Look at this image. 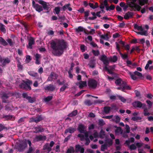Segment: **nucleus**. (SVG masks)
<instances>
[{"instance_id": "obj_1", "label": "nucleus", "mask_w": 153, "mask_h": 153, "mask_svg": "<svg viewBox=\"0 0 153 153\" xmlns=\"http://www.w3.org/2000/svg\"><path fill=\"white\" fill-rule=\"evenodd\" d=\"M50 45L53 50L52 53L57 56H61L67 47V42L63 39H58L56 41L52 40Z\"/></svg>"}, {"instance_id": "obj_2", "label": "nucleus", "mask_w": 153, "mask_h": 153, "mask_svg": "<svg viewBox=\"0 0 153 153\" xmlns=\"http://www.w3.org/2000/svg\"><path fill=\"white\" fill-rule=\"evenodd\" d=\"M38 2L42 5L38 4L36 5L34 8L37 11L40 13L42 11L43 9L48 12L49 11V9L51 7V5L49 3H47L42 0H39Z\"/></svg>"}, {"instance_id": "obj_3", "label": "nucleus", "mask_w": 153, "mask_h": 153, "mask_svg": "<svg viewBox=\"0 0 153 153\" xmlns=\"http://www.w3.org/2000/svg\"><path fill=\"white\" fill-rule=\"evenodd\" d=\"M115 83L116 85L120 86L119 87H117V89L118 90H120L122 91L125 92V90H130L131 89V88L129 85H127L126 82L123 81L120 78L116 79Z\"/></svg>"}, {"instance_id": "obj_4", "label": "nucleus", "mask_w": 153, "mask_h": 153, "mask_svg": "<svg viewBox=\"0 0 153 153\" xmlns=\"http://www.w3.org/2000/svg\"><path fill=\"white\" fill-rule=\"evenodd\" d=\"M23 82L19 85V87L21 88L24 89L26 90H30L31 89L30 85L32 84V82L30 80L27 81L23 80Z\"/></svg>"}, {"instance_id": "obj_5", "label": "nucleus", "mask_w": 153, "mask_h": 153, "mask_svg": "<svg viewBox=\"0 0 153 153\" xmlns=\"http://www.w3.org/2000/svg\"><path fill=\"white\" fill-rule=\"evenodd\" d=\"M27 147V143L25 141H20L17 144L16 149L19 152H23Z\"/></svg>"}, {"instance_id": "obj_6", "label": "nucleus", "mask_w": 153, "mask_h": 153, "mask_svg": "<svg viewBox=\"0 0 153 153\" xmlns=\"http://www.w3.org/2000/svg\"><path fill=\"white\" fill-rule=\"evenodd\" d=\"M97 82L94 79H90L88 81V85L90 88L95 89L97 88Z\"/></svg>"}, {"instance_id": "obj_7", "label": "nucleus", "mask_w": 153, "mask_h": 153, "mask_svg": "<svg viewBox=\"0 0 153 153\" xmlns=\"http://www.w3.org/2000/svg\"><path fill=\"white\" fill-rule=\"evenodd\" d=\"M44 119V117L42 115H38L36 117L31 118L29 121L30 123L35 122L36 123L42 121Z\"/></svg>"}, {"instance_id": "obj_8", "label": "nucleus", "mask_w": 153, "mask_h": 153, "mask_svg": "<svg viewBox=\"0 0 153 153\" xmlns=\"http://www.w3.org/2000/svg\"><path fill=\"white\" fill-rule=\"evenodd\" d=\"M22 96L24 98L27 100H28V102L29 103H33L36 101L34 97H32L30 96H28L27 93H23L22 94Z\"/></svg>"}, {"instance_id": "obj_9", "label": "nucleus", "mask_w": 153, "mask_h": 153, "mask_svg": "<svg viewBox=\"0 0 153 153\" xmlns=\"http://www.w3.org/2000/svg\"><path fill=\"white\" fill-rule=\"evenodd\" d=\"M128 4L129 6L131 8V9L130 10L131 11L134 10L135 11L137 10L138 11H140V10L141 7L139 5L136 4L134 5H132L130 3Z\"/></svg>"}, {"instance_id": "obj_10", "label": "nucleus", "mask_w": 153, "mask_h": 153, "mask_svg": "<svg viewBox=\"0 0 153 153\" xmlns=\"http://www.w3.org/2000/svg\"><path fill=\"white\" fill-rule=\"evenodd\" d=\"M46 136L45 135H36L34 139V141L35 142H39L41 141H45L46 140Z\"/></svg>"}, {"instance_id": "obj_11", "label": "nucleus", "mask_w": 153, "mask_h": 153, "mask_svg": "<svg viewBox=\"0 0 153 153\" xmlns=\"http://www.w3.org/2000/svg\"><path fill=\"white\" fill-rule=\"evenodd\" d=\"M132 105L134 108H142L143 106V105L145 103H142L141 102L137 101L134 102L132 103Z\"/></svg>"}, {"instance_id": "obj_12", "label": "nucleus", "mask_w": 153, "mask_h": 153, "mask_svg": "<svg viewBox=\"0 0 153 153\" xmlns=\"http://www.w3.org/2000/svg\"><path fill=\"white\" fill-rule=\"evenodd\" d=\"M55 85L52 84H49L45 87V89L49 91H53L55 89Z\"/></svg>"}, {"instance_id": "obj_13", "label": "nucleus", "mask_w": 153, "mask_h": 153, "mask_svg": "<svg viewBox=\"0 0 153 153\" xmlns=\"http://www.w3.org/2000/svg\"><path fill=\"white\" fill-rule=\"evenodd\" d=\"M76 85H79L80 89H82L84 87L87 86V82L85 81H80L79 82L76 83Z\"/></svg>"}, {"instance_id": "obj_14", "label": "nucleus", "mask_w": 153, "mask_h": 153, "mask_svg": "<svg viewBox=\"0 0 153 153\" xmlns=\"http://www.w3.org/2000/svg\"><path fill=\"white\" fill-rule=\"evenodd\" d=\"M134 15V13L130 11H128L126 13L124 16V19L128 20L129 18H133Z\"/></svg>"}, {"instance_id": "obj_15", "label": "nucleus", "mask_w": 153, "mask_h": 153, "mask_svg": "<svg viewBox=\"0 0 153 153\" xmlns=\"http://www.w3.org/2000/svg\"><path fill=\"white\" fill-rule=\"evenodd\" d=\"M85 128L86 127L85 125L82 124L79 125L78 127V131L81 133H84L85 131Z\"/></svg>"}, {"instance_id": "obj_16", "label": "nucleus", "mask_w": 153, "mask_h": 153, "mask_svg": "<svg viewBox=\"0 0 153 153\" xmlns=\"http://www.w3.org/2000/svg\"><path fill=\"white\" fill-rule=\"evenodd\" d=\"M9 97L8 95L6 93H4L1 97L2 101L3 102L7 103L9 102V100L7 99H8Z\"/></svg>"}, {"instance_id": "obj_17", "label": "nucleus", "mask_w": 153, "mask_h": 153, "mask_svg": "<svg viewBox=\"0 0 153 153\" xmlns=\"http://www.w3.org/2000/svg\"><path fill=\"white\" fill-rule=\"evenodd\" d=\"M142 108L144 109L143 114L144 116H146L149 115L150 114V113L148 112L149 108H148L146 106V105L144 104L143 105V106Z\"/></svg>"}, {"instance_id": "obj_18", "label": "nucleus", "mask_w": 153, "mask_h": 153, "mask_svg": "<svg viewBox=\"0 0 153 153\" xmlns=\"http://www.w3.org/2000/svg\"><path fill=\"white\" fill-rule=\"evenodd\" d=\"M76 131V129L72 127H70L69 128H67L65 131L64 134H67L68 133H73Z\"/></svg>"}, {"instance_id": "obj_19", "label": "nucleus", "mask_w": 153, "mask_h": 153, "mask_svg": "<svg viewBox=\"0 0 153 153\" xmlns=\"http://www.w3.org/2000/svg\"><path fill=\"white\" fill-rule=\"evenodd\" d=\"M35 131L33 132L35 133H38L39 132H42L44 131L45 129L44 128L41 127H35L34 128Z\"/></svg>"}, {"instance_id": "obj_20", "label": "nucleus", "mask_w": 153, "mask_h": 153, "mask_svg": "<svg viewBox=\"0 0 153 153\" xmlns=\"http://www.w3.org/2000/svg\"><path fill=\"white\" fill-rule=\"evenodd\" d=\"M35 43V40L33 38L30 37L29 40L28 45L30 49L32 48V45Z\"/></svg>"}, {"instance_id": "obj_21", "label": "nucleus", "mask_w": 153, "mask_h": 153, "mask_svg": "<svg viewBox=\"0 0 153 153\" xmlns=\"http://www.w3.org/2000/svg\"><path fill=\"white\" fill-rule=\"evenodd\" d=\"M76 31L77 32H83L84 31V32L85 34L88 35L89 33H86L85 30H84L82 26H79L76 29Z\"/></svg>"}, {"instance_id": "obj_22", "label": "nucleus", "mask_w": 153, "mask_h": 153, "mask_svg": "<svg viewBox=\"0 0 153 153\" xmlns=\"http://www.w3.org/2000/svg\"><path fill=\"white\" fill-rule=\"evenodd\" d=\"M5 26L1 23H0V30L4 33L6 32V30L5 28Z\"/></svg>"}, {"instance_id": "obj_23", "label": "nucleus", "mask_w": 153, "mask_h": 153, "mask_svg": "<svg viewBox=\"0 0 153 153\" xmlns=\"http://www.w3.org/2000/svg\"><path fill=\"white\" fill-rule=\"evenodd\" d=\"M10 60L9 58H7L6 59H3V61L2 62V66H5L7 64H8L10 62Z\"/></svg>"}, {"instance_id": "obj_24", "label": "nucleus", "mask_w": 153, "mask_h": 153, "mask_svg": "<svg viewBox=\"0 0 153 153\" xmlns=\"http://www.w3.org/2000/svg\"><path fill=\"white\" fill-rule=\"evenodd\" d=\"M95 60L93 59L91 60L88 64L89 67L92 68H93L95 67Z\"/></svg>"}, {"instance_id": "obj_25", "label": "nucleus", "mask_w": 153, "mask_h": 153, "mask_svg": "<svg viewBox=\"0 0 153 153\" xmlns=\"http://www.w3.org/2000/svg\"><path fill=\"white\" fill-rule=\"evenodd\" d=\"M0 42L1 44L4 46H6L8 45L7 43L2 37H0Z\"/></svg>"}, {"instance_id": "obj_26", "label": "nucleus", "mask_w": 153, "mask_h": 153, "mask_svg": "<svg viewBox=\"0 0 153 153\" xmlns=\"http://www.w3.org/2000/svg\"><path fill=\"white\" fill-rule=\"evenodd\" d=\"M43 150H47L48 152H49L51 150V147L49 146V145L48 143H47L46 144L44 145L43 147Z\"/></svg>"}, {"instance_id": "obj_27", "label": "nucleus", "mask_w": 153, "mask_h": 153, "mask_svg": "<svg viewBox=\"0 0 153 153\" xmlns=\"http://www.w3.org/2000/svg\"><path fill=\"white\" fill-rule=\"evenodd\" d=\"M123 130L120 127L117 128L115 130V132L116 134H117L120 133L121 134H122L123 133Z\"/></svg>"}, {"instance_id": "obj_28", "label": "nucleus", "mask_w": 153, "mask_h": 153, "mask_svg": "<svg viewBox=\"0 0 153 153\" xmlns=\"http://www.w3.org/2000/svg\"><path fill=\"white\" fill-rule=\"evenodd\" d=\"M134 28L137 29L138 30L143 31V27L141 26H138L137 24H134Z\"/></svg>"}, {"instance_id": "obj_29", "label": "nucleus", "mask_w": 153, "mask_h": 153, "mask_svg": "<svg viewBox=\"0 0 153 153\" xmlns=\"http://www.w3.org/2000/svg\"><path fill=\"white\" fill-rule=\"evenodd\" d=\"M55 73L53 72H52L50 75L49 76L47 79V81H52L54 79L53 76Z\"/></svg>"}, {"instance_id": "obj_30", "label": "nucleus", "mask_w": 153, "mask_h": 153, "mask_svg": "<svg viewBox=\"0 0 153 153\" xmlns=\"http://www.w3.org/2000/svg\"><path fill=\"white\" fill-rule=\"evenodd\" d=\"M77 114V111L76 110H74L71 113L68 115V116L70 117H73L76 115Z\"/></svg>"}, {"instance_id": "obj_31", "label": "nucleus", "mask_w": 153, "mask_h": 153, "mask_svg": "<svg viewBox=\"0 0 153 153\" xmlns=\"http://www.w3.org/2000/svg\"><path fill=\"white\" fill-rule=\"evenodd\" d=\"M85 104L88 106H90L93 104L92 102L90 100H86L84 102Z\"/></svg>"}, {"instance_id": "obj_32", "label": "nucleus", "mask_w": 153, "mask_h": 153, "mask_svg": "<svg viewBox=\"0 0 153 153\" xmlns=\"http://www.w3.org/2000/svg\"><path fill=\"white\" fill-rule=\"evenodd\" d=\"M113 143V141L112 140L110 139H108L105 141V144H107L108 146H111Z\"/></svg>"}, {"instance_id": "obj_33", "label": "nucleus", "mask_w": 153, "mask_h": 153, "mask_svg": "<svg viewBox=\"0 0 153 153\" xmlns=\"http://www.w3.org/2000/svg\"><path fill=\"white\" fill-rule=\"evenodd\" d=\"M109 60L112 62H115L117 60V57L116 56H114L112 57H111L109 58Z\"/></svg>"}, {"instance_id": "obj_34", "label": "nucleus", "mask_w": 153, "mask_h": 153, "mask_svg": "<svg viewBox=\"0 0 153 153\" xmlns=\"http://www.w3.org/2000/svg\"><path fill=\"white\" fill-rule=\"evenodd\" d=\"M108 34L107 33L106 34H104V35H102L100 37L102 39H105L106 40H108L109 39V37L108 36Z\"/></svg>"}, {"instance_id": "obj_35", "label": "nucleus", "mask_w": 153, "mask_h": 153, "mask_svg": "<svg viewBox=\"0 0 153 153\" xmlns=\"http://www.w3.org/2000/svg\"><path fill=\"white\" fill-rule=\"evenodd\" d=\"M119 53L123 59H127L128 58V55L127 54L125 53L124 54H123L120 52Z\"/></svg>"}, {"instance_id": "obj_36", "label": "nucleus", "mask_w": 153, "mask_h": 153, "mask_svg": "<svg viewBox=\"0 0 153 153\" xmlns=\"http://www.w3.org/2000/svg\"><path fill=\"white\" fill-rule=\"evenodd\" d=\"M139 3L140 5L142 6L145 4H147L148 2V0H139Z\"/></svg>"}, {"instance_id": "obj_37", "label": "nucleus", "mask_w": 153, "mask_h": 153, "mask_svg": "<svg viewBox=\"0 0 153 153\" xmlns=\"http://www.w3.org/2000/svg\"><path fill=\"white\" fill-rule=\"evenodd\" d=\"M108 147V146L107 144H104L102 145L101 146V150L102 151L104 152L105 149H107Z\"/></svg>"}, {"instance_id": "obj_38", "label": "nucleus", "mask_w": 153, "mask_h": 153, "mask_svg": "<svg viewBox=\"0 0 153 153\" xmlns=\"http://www.w3.org/2000/svg\"><path fill=\"white\" fill-rule=\"evenodd\" d=\"M117 97H118V99L120 100L121 102L123 103H125L126 102V100L123 97L119 95H117Z\"/></svg>"}, {"instance_id": "obj_39", "label": "nucleus", "mask_w": 153, "mask_h": 153, "mask_svg": "<svg viewBox=\"0 0 153 153\" xmlns=\"http://www.w3.org/2000/svg\"><path fill=\"white\" fill-rule=\"evenodd\" d=\"M111 107L109 106H105L104 108V111L105 113L107 114L109 113L111 110Z\"/></svg>"}, {"instance_id": "obj_40", "label": "nucleus", "mask_w": 153, "mask_h": 153, "mask_svg": "<svg viewBox=\"0 0 153 153\" xmlns=\"http://www.w3.org/2000/svg\"><path fill=\"white\" fill-rule=\"evenodd\" d=\"M29 74L31 76L36 77L38 75V74L33 71H30L28 72Z\"/></svg>"}, {"instance_id": "obj_41", "label": "nucleus", "mask_w": 153, "mask_h": 153, "mask_svg": "<svg viewBox=\"0 0 153 153\" xmlns=\"http://www.w3.org/2000/svg\"><path fill=\"white\" fill-rule=\"evenodd\" d=\"M92 52L93 53L95 56H98L100 53V51L98 50L95 51L94 50H92Z\"/></svg>"}, {"instance_id": "obj_42", "label": "nucleus", "mask_w": 153, "mask_h": 153, "mask_svg": "<svg viewBox=\"0 0 153 153\" xmlns=\"http://www.w3.org/2000/svg\"><path fill=\"white\" fill-rule=\"evenodd\" d=\"M74 152L75 151L74 148L72 147H71L70 148L68 149L66 153H74Z\"/></svg>"}, {"instance_id": "obj_43", "label": "nucleus", "mask_w": 153, "mask_h": 153, "mask_svg": "<svg viewBox=\"0 0 153 153\" xmlns=\"http://www.w3.org/2000/svg\"><path fill=\"white\" fill-rule=\"evenodd\" d=\"M53 97L52 96H49L45 98L44 100L45 102H48L52 99Z\"/></svg>"}, {"instance_id": "obj_44", "label": "nucleus", "mask_w": 153, "mask_h": 153, "mask_svg": "<svg viewBox=\"0 0 153 153\" xmlns=\"http://www.w3.org/2000/svg\"><path fill=\"white\" fill-rule=\"evenodd\" d=\"M17 66L19 69H22V66L19 60H17Z\"/></svg>"}, {"instance_id": "obj_45", "label": "nucleus", "mask_w": 153, "mask_h": 153, "mask_svg": "<svg viewBox=\"0 0 153 153\" xmlns=\"http://www.w3.org/2000/svg\"><path fill=\"white\" fill-rule=\"evenodd\" d=\"M71 6V4L70 3L65 4L62 7V9L63 11L65 10L66 9H68V7Z\"/></svg>"}, {"instance_id": "obj_46", "label": "nucleus", "mask_w": 153, "mask_h": 153, "mask_svg": "<svg viewBox=\"0 0 153 153\" xmlns=\"http://www.w3.org/2000/svg\"><path fill=\"white\" fill-rule=\"evenodd\" d=\"M129 74L131 76V78L132 79L134 80H136V79H137V77L134 74H132L130 72L129 73Z\"/></svg>"}, {"instance_id": "obj_47", "label": "nucleus", "mask_w": 153, "mask_h": 153, "mask_svg": "<svg viewBox=\"0 0 153 153\" xmlns=\"http://www.w3.org/2000/svg\"><path fill=\"white\" fill-rule=\"evenodd\" d=\"M141 118L140 117L134 116L132 117L131 120L134 121H137L139 120H140Z\"/></svg>"}, {"instance_id": "obj_48", "label": "nucleus", "mask_w": 153, "mask_h": 153, "mask_svg": "<svg viewBox=\"0 0 153 153\" xmlns=\"http://www.w3.org/2000/svg\"><path fill=\"white\" fill-rule=\"evenodd\" d=\"M136 148V146L134 144L131 145L129 147V149L131 150H135Z\"/></svg>"}, {"instance_id": "obj_49", "label": "nucleus", "mask_w": 153, "mask_h": 153, "mask_svg": "<svg viewBox=\"0 0 153 153\" xmlns=\"http://www.w3.org/2000/svg\"><path fill=\"white\" fill-rule=\"evenodd\" d=\"M23 26H24L25 30L28 32V25L25 23L24 22L22 24Z\"/></svg>"}, {"instance_id": "obj_50", "label": "nucleus", "mask_w": 153, "mask_h": 153, "mask_svg": "<svg viewBox=\"0 0 153 153\" xmlns=\"http://www.w3.org/2000/svg\"><path fill=\"white\" fill-rule=\"evenodd\" d=\"M23 26H24L25 30L28 32V25L25 23L24 22L22 24Z\"/></svg>"}, {"instance_id": "obj_51", "label": "nucleus", "mask_w": 153, "mask_h": 153, "mask_svg": "<svg viewBox=\"0 0 153 153\" xmlns=\"http://www.w3.org/2000/svg\"><path fill=\"white\" fill-rule=\"evenodd\" d=\"M4 129L7 130V128L5 127L3 125L0 124V132Z\"/></svg>"}, {"instance_id": "obj_52", "label": "nucleus", "mask_w": 153, "mask_h": 153, "mask_svg": "<svg viewBox=\"0 0 153 153\" xmlns=\"http://www.w3.org/2000/svg\"><path fill=\"white\" fill-rule=\"evenodd\" d=\"M32 59L30 56L27 55L26 56V61L28 62H29Z\"/></svg>"}, {"instance_id": "obj_53", "label": "nucleus", "mask_w": 153, "mask_h": 153, "mask_svg": "<svg viewBox=\"0 0 153 153\" xmlns=\"http://www.w3.org/2000/svg\"><path fill=\"white\" fill-rule=\"evenodd\" d=\"M82 147L79 145H76L75 146V151L76 152H78L80 150Z\"/></svg>"}, {"instance_id": "obj_54", "label": "nucleus", "mask_w": 153, "mask_h": 153, "mask_svg": "<svg viewBox=\"0 0 153 153\" xmlns=\"http://www.w3.org/2000/svg\"><path fill=\"white\" fill-rule=\"evenodd\" d=\"M54 10L57 14H58L60 11V7H56L54 9Z\"/></svg>"}, {"instance_id": "obj_55", "label": "nucleus", "mask_w": 153, "mask_h": 153, "mask_svg": "<svg viewBox=\"0 0 153 153\" xmlns=\"http://www.w3.org/2000/svg\"><path fill=\"white\" fill-rule=\"evenodd\" d=\"M147 31H144L142 32H139L138 33V34H140L142 35H144L146 36H147Z\"/></svg>"}, {"instance_id": "obj_56", "label": "nucleus", "mask_w": 153, "mask_h": 153, "mask_svg": "<svg viewBox=\"0 0 153 153\" xmlns=\"http://www.w3.org/2000/svg\"><path fill=\"white\" fill-rule=\"evenodd\" d=\"M105 132L102 129H101L100 133L99 136L100 138H102V135L105 136Z\"/></svg>"}, {"instance_id": "obj_57", "label": "nucleus", "mask_w": 153, "mask_h": 153, "mask_svg": "<svg viewBox=\"0 0 153 153\" xmlns=\"http://www.w3.org/2000/svg\"><path fill=\"white\" fill-rule=\"evenodd\" d=\"M7 42L9 44L10 46H12L13 45V42L12 40L10 39H8L7 40Z\"/></svg>"}, {"instance_id": "obj_58", "label": "nucleus", "mask_w": 153, "mask_h": 153, "mask_svg": "<svg viewBox=\"0 0 153 153\" xmlns=\"http://www.w3.org/2000/svg\"><path fill=\"white\" fill-rule=\"evenodd\" d=\"M146 102L149 105V109H150L152 105V103L149 100H148L146 101Z\"/></svg>"}, {"instance_id": "obj_59", "label": "nucleus", "mask_w": 153, "mask_h": 153, "mask_svg": "<svg viewBox=\"0 0 153 153\" xmlns=\"http://www.w3.org/2000/svg\"><path fill=\"white\" fill-rule=\"evenodd\" d=\"M13 117L12 115H5L4 117V118H5L7 120H11Z\"/></svg>"}, {"instance_id": "obj_60", "label": "nucleus", "mask_w": 153, "mask_h": 153, "mask_svg": "<svg viewBox=\"0 0 153 153\" xmlns=\"http://www.w3.org/2000/svg\"><path fill=\"white\" fill-rule=\"evenodd\" d=\"M34 151V149L32 147H29V149L25 153H32Z\"/></svg>"}, {"instance_id": "obj_61", "label": "nucleus", "mask_w": 153, "mask_h": 153, "mask_svg": "<svg viewBox=\"0 0 153 153\" xmlns=\"http://www.w3.org/2000/svg\"><path fill=\"white\" fill-rule=\"evenodd\" d=\"M78 137L80 138V140L81 141H83L85 139L84 136L82 134H79L78 135Z\"/></svg>"}, {"instance_id": "obj_62", "label": "nucleus", "mask_w": 153, "mask_h": 153, "mask_svg": "<svg viewBox=\"0 0 153 153\" xmlns=\"http://www.w3.org/2000/svg\"><path fill=\"white\" fill-rule=\"evenodd\" d=\"M67 88H68L67 85H64L60 88V91H63Z\"/></svg>"}, {"instance_id": "obj_63", "label": "nucleus", "mask_w": 153, "mask_h": 153, "mask_svg": "<svg viewBox=\"0 0 153 153\" xmlns=\"http://www.w3.org/2000/svg\"><path fill=\"white\" fill-rule=\"evenodd\" d=\"M144 144L143 143L137 142L136 143V145L138 148H140Z\"/></svg>"}, {"instance_id": "obj_64", "label": "nucleus", "mask_w": 153, "mask_h": 153, "mask_svg": "<svg viewBox=\"0 0 153 153\" xmlns=\"http://www.w3.org/2000/svg\"><path fill=\"white\" fill-rule=\"evenodd\" d=\"M120 36V35L118 33H115L113 35V37L114 39L119 37Z\"/></svg>"}]
</instances>
